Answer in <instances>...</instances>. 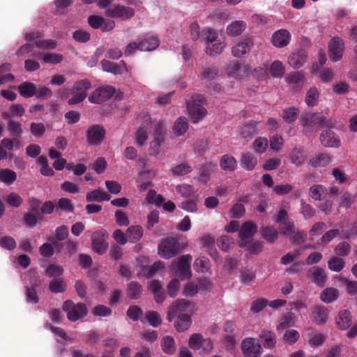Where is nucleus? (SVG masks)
Returning a JSON list of instances; mask_svg holds the SVG:
<instances>
[{"label": "nucleus", "mask_w": 357, "mask_h": 357, "mask_svg": "<svg viewBox=\"0 0 357 357\" xmlns=\"http://www.w3.org/2000/svg\"><path fill=\"white\" fill-rule=\"evenodd\" d=\"M211 286L209 280L205 278H199L188 282L183 287V295L187 297L194 296L199 292H204L208 290Z\"/></svg>", "instance_id": "nucleus-8"}, {"label": "nucleus", "mask_w": 357, "mask_h": 357, "mask_svg": "<svg viewBox=\"0 0 357 357\" xmlns=\"http://www.w3.org/2000/svg\"><path fill=\"white\" fill-rule=\"evenodd\" d=\"M289 158L291 163L296 167H300L305 163L307 155L303 149L295 147L289 153Z\"/></svg>", "instance_id": "nucleus-27"}, {"label": "nucleus", "mask_w": 357, "mask_h": 357, "mask_svg": "<svg viewBox=\"0 0 357 357\" xmlns=\"http://www.w3.org/2000/svg\"><path fill=\"white\" fill-rule=\"evenodd\" d=\"M335 120L333 119H327L321 113L306 114L301 119L302 126L310 128L312 130L317 127L331 128L335 126Z\"/></svg>", "instance_id": "nucleus-2"}, {"label": "nucleus", "mask_w": 357, "mask_h": 357, "mask_svg": "<svg viewBox=\"0 0 357 357\" xmlns=\"http://www.w3.org/2000/svg\"><path fill=\"white\" fill-rule=\"evenodd\" d=\"M338 297V291L335 288H326L320 296L321 300L326 303H330L336 300Z\"/></svg>", "instance_id": "nucleus-48"}, {"label": "nucleus", "mask_w": 357, "mask_h": 357, "mask_svg": "<svg viewBox=\"0 0 357 357\" xmlns=\"http://www.w3.org/2000/svg\"><path fill=\"white\" fill-rule=\"evenodd\" d=\"M152 125L151 119L149 115L144 116V121L136 132L135 143L142 146L148 139L149 131Z\"/></svg>", "instance_id": "nucleus-19"}, {"label": "nucleus", "mask_w": 357, "mask_h": 357, "mask_svg": "<svg viewBox=\"0 0 357 357\" xmlns=\"http://www.w3.org/2000/svg\"><path fill=\"white\" fill-rule=\"evenodd\" d=\"M258 122L256 121H250L245 123L241 129V135L244 138H251L257 133Z\"/></svg>", "instance_id": "nucleus-41"}, {"label": "nucleus", "mask_w": 357, "mask_h": 357, "mask_svg": "<svg viewBox=\"0 0 357 357\" xmlns=\"http://www.w3.org/2000/svg\"><path fill=\"white\" fill-rule=\"evenodd\" d=\"M7 129L10 135L14 137H21L23 130L20 123L13 119H9L7 123Z\"/></svg>", "instance_id": "nucleus-49"}, {"label": "nucleus", "mask_w": 357, "mask_h": 357, "mask_svg": "<svg viewBox=\"0 0 357 357\" xmlns=\"http://www.w3.org/2000/svg\"><path fill=\"white\" fill-rule=\"evenodd\" d=\"M223 49L224 47L220 42L206 44V53L211 56L214 57L221 54Z\"/></svg>", "instance_id": "nucleus-55"}, {"label": "nucleus", "mask_w": 357, "mask_h": 357, "mask_svg": "<svg viewBox=\"0 0 357 357\" xmlns=\"http://www.w3.org/2000/svg\"><path fill=\"white\" fill-rule=\"evenodd\" d=\"M256 231V225H243L238 234L241 245L248 246V251L251 254H257L262 250V244L260 242H254L248 245L251 242L252 237Z\"/></svg>", "instance_id": "nucleus-1"}, {"label": "nucleus", "mask_w": 357, "mask_h": 357, "mask_svg": "<svg viewBox=\"0 0 357 357\" xmlns=\"http://www.w3.org/2000/svg\"><path fill=\"white\" fill-rule=\"evenodd\" d=\"M300 337V334L298 331L295 329H287L282 337L283 342L289 345L295 344Z\"/></svg>", "instance_id": "nucleus-52"}, {"label": "nucleus", "mask_w": 357, "mask_h": 357, "mask_svg": "<svg viewBox=\"0 0 357 357\" xmlns=\"http://www.w3.org/2000/svg\"><path fill=\"white\" fill-rule=\"evenodd\" d=\"M296 321V316L291 312H288L281 318L280 323L277 326L276 329L278 332L282 331L285 328L294 326Z\"/></svg>", "instance_id": "nucleus-33"}, {"label": "nucleus", "mask_w": 357, "mask_h": 357, "mask_svg": "<svg viewBox=\"0 0 357 357\" xmlns=\"http://www.w3.org/2000/svg\"><path fill=\"white\" fill-rule=\"evenodd\" d=\"M193 312L194 305L192 303L185 299H178L170 306L167 318L171 322L174 319L175 316L190 317Z\"/></svg>", "instance_id": "nucleus-5"}, {"label": "nucleus", "mask_w": 357, "mask_h": 357, "mask_svg": "<svg viewBox=\"0 0 357 357\" xmlns=\"http://www.w3.org/2000/svg\"><path fill=\"white\" fill-rule=\"evenodd\" d=\"M247 28V24L243 20H235L230 23L226 29L228 36L236 37L240 36Z\"/></svg>", "instance_id": "nucleus-28"}, {"label": "nucleus", "mask_w": 357, "mask_h": 357, "mask_svg": "<svg viewBox=\"0 0 357 357\" xmlns=\"http://www.w3.org/2000/svg\"><path fill=\"white\" fill-rule=\"evenodd\" d=\"M63 310L66 312L68 319L71 321H76L87 314V309L84 304L80 303L75 304L70 300L63 303Z\"/></svg>", "instance_id": "nucleus-7"}, {"label": "nucleus", "mask_w": 357, "mask_h": 357, "mask_svg": "<svg viewBox=\"0 0 357 357\" xmlns=\"http://www.w3.org/2000/svg\"><path fill=\"white\" fill-rule=\"evenodd\" d=\"M210 261L207 257H201L197 258L193 264L195 270L198 273H204L210 268Z\"/></svg>", "instance_id": "nucleus-45"}, {"label": "nucleus", "mask_w": 357, "mask_h": 357, "mask_svg": "<svg viewBox=\"0 0 357 357\" xmlns=\"http://www.w3.org/2000/svg\"><path fill=\"white\" fill-rule=\"evenodd\" d=\"M344 47V40L339 37H334L329 41L328 53L332 61L336 62L342 59Z\"/></svg>", "instance_id": "nucleus-14"}, {"label": "nucleus", "mask_w": 357, "mask_h": 357, "mask_svg": "<svg viewBox=\"0 0 357 357\" xmlns=\"http://www.w3.org/2000/svg\"><path fill=\"white\" fill-rule=\"evenodd\" d=\"M270 73L273 77H281L284 75V68L280 61H273L270 66Z\"/></svg>", "instance_id": "nucleus-57"}, {"label": "nucleus", "mask_w": 357, "mask_h": 357, "mask_svg": "<svg viewBox=\"0 0 357 357\" xmlns=\"http://www.w3.org/2000/svg\"><path fill=\"white\" fill-rule=\"evenodd\" d=\"M218 38L217 31L211 27H205L202 31V39L206 44L217 42Z\"/></svg>", "instance_id": "nucleus-44"}, {"label": "nucleus", "mask_w": 357, "mask_h": 357, "mask_svg": "<svg viewBox=\"0 0 357 357\" xmlns=\"http://www.w3.org/2000/svg\"><path fill=\"white\" fill-rule=\"evenodd\" d=\"M46 274L50 277L54 278H61L60 276L63 273V268L60 265L52 264L49 265L46 270Z\"/></svg>", "instance_id": "nucleus-58"}, {"label": "nucleus", "mask_w": 357, "mask_h": 357, "mask_svg": "<svg viewBox=\"0 0 357 357\" xmlns=\"http://www.w3.org/2000/svg\"><path fill=\"white\" fill-rule=\"evenodd\" d=\"M253 42L251 38H247L237 43L231 49L232 55L241 58L248 54L253 47Z\"/></svg>", "instance_id": "nucleus-21"}, {"label": "nucleus", "mask_w": 357, "mask_h": 357, "mask_svg": "<svg viewBox=\"0 0 357 357\" xmlns=\"http://www.w3.org/2000/svg\"><path fill=\"white\" fill-rule=\"evenodd\" d=\"M328 194V190L323 185L316 184L310 187L309 190V196L316 200L320 201Z\"/></svg>", "instance_id": "nucleus-38"}, {"label": "nucleus", "mask_w": 357, "mask_h": 357, "mask_svg": "<svg viewBox=\"0 0 357 357\" xmlns=\"http://www.w3.org/2000/svg\"><path fill=\"white\" fill-rule=\"evenodd\" d=\"M174 327L178 332H183L188 330L191 326V318L188 315L175 316Z\"/></svg>", "instance_id": "nucleus-37"}, {"label": "nucleus", "mask_w": 357, "mask_h": 357, "mask_svg": "<svg viewBox=\"0 0 357 357\" xmlns=\"http://www.w3.org/2000/svg\"><path fill=\"white\" fill-rule=\"evenodd\" d=\"M50 289L53 293L63 292L66 289V283L63 278H54L50 282Z\"/></svg>", "instance_id": "nucleus-60"}, {"label": "nucleus", "mask_w": 357, "mask_h": 357, "mask_svg": "<svg viewBox=\"0 0 357 357\" xmlns=\"http://www.w3.org/2000/svg\"><path fill=\"white\" fill-rule=\"evenodd\" d=\"M162 351L167 354H172L176 351L174 339L172 336H165L161 340Z\"/></svg>", "instance_id": "nucleus-46"}, {"label": "nucleus", "mask_w": 357, "mask_h": 357, "mask_svg": "<svg viewBox=\"0 0 357 357\" xmlns=\"http://www.w3.org/2000/svg\"><path fill=\"white\" fill-rule=\"evenodd\" d=\"M166 129L165 123L162 121L158 122L154 129V139L152 142L151 151L150 154L157 155L159 153V147L162 145L165 140Z\"/></svg>", "instance_id": "nucleus-17"}, {"label": "nucleus", "mask_w": 357, "mask_h": 357, "mask_svg": "<svg viewBox=\"0 0 357 357\" xmlns=\"http://www.w3.org/2000/svg\"><path fill=\"white\" fill-rule=\"evenodd\" d=\"M188 129V123L185 117H179L173 126V131L176 136L183 135Z\"/></svg>", "instance_id": "nucleus-40"}, {"label": "nucleus", "mask_w": 357, "mask_h": 357, "mask_svg": "<svg viewBox=\"0 0 357 357\" xmlns=\"http://www.w3.org/2000/svg\"><path fill=\"white\" fill-rule=\"evenodd\" d=\"M241 164L243 168L247 170H252L257 164V160L250 153H246L242 155Z\"/></svg>", "instance_id": "nucleus-43"}, {"label": "nucleus", "mask_w": 357, "mask_h": 357, "mask_svg": "<svg viewBox=\"0 0 357 357\" xmlns=\"http://www.w3.org/2000/svg\"><path fill=\"white\" fill-rule=\"evenodd\" d=\"M5 201L8 204L13 208L20 207L23 202L22 198L17 193L14 192L8 194L6 197Z\"/></svg>", "instance_id": "nucleus-63"}, {"label": "nucleus", "mask_w": 357, "mask_h": 357, "mask_svg": "<svg viewBox=\"0 0 357 357\" xmlns=\"http://www.w3.org/2000/svg\"><path fill=\"white\" fill-rule=\"evenodd\" d=\"M205 102L203 96L195 95L187 102V108L193 123L198 122L206 114L207 111L202 106Z\"/></svg>", "instance_id": "nucleus-4"}, {"label": "nucleus", "mask_w": 357, "mask_h": 357, "mask_svg": "<svg viewBox=\"0 0 357 357\" xmlns=\"http://www.w3.org/2000/svg\"><path fill=\"white\" fill-rule=\"evenodd\" d=\"M331 160L330 156L326 153H319L312 157L309 163L314 167H325Z\"/></svg>", "instance_id": "nucleus-42"}, {"label": "nucleus", "mask_w": 357, "mask_h": 357, "mask_svg": "<svg viewBox=\"0 0 357 357\" xmlns=\"http://www.w3.org/2000/svg\"><path fill=\"white\" fill-rule=\"evenodd\" d=\"M284 227L281 229L282 234L289 238L294 244H301L305 238L306 234L301 231H296L294 225H284Z\"/></svg>", "instance_id": "nucleus-22"}, {"label": "nucleus", "mask_w": 357, "mask_h": 357, "mask_svg": "<svg viewBox=\"0 0 357 357\" xmlns=\"http://www.w3.org/2000/svg\"><path fill=\"white\" fill-rule=\"evenodd\" d=\"M319 98V93L316 87H311L307 92L305 103L309 107H314L317 105Z\"/></svg>", "instance_id": "nucleus-47"}, {"label": "nucleus", "mask_w": 357, "mask_h": 357, "mask_svg": "<svg viewBox=\"0 0 357 357\" xmlns=\"http://www.w3.org/2000/svg\"><path fill=\"white\" fill-rule=\"evenodd\" d=\"M163 268L162 263L160 261H156L151 266H144L142 265V268L138 273V275L141 277L145 278H151L158 271L162 269Z\"/></svg>", "instance_id": "nucleus-36"}, {"label": "nucleus", "mask_w": 357, "mask_h": 357, "mask_svg": "<svg viewBox=\"0 0 357 357\" xmlns=\"http://www.w3.org/2000/svg\"><path fill=\"white\" fill-rule=\"evenodd\" d=\"M268 146V141L267 138L264 137H258L255 139L252 144V148L255 153H264Z\"/></svg>", "instance_id": "nucleus-50"}, {"label": "nucleus", "mask_w": 357, "mask_h": 357, "mask_svg": "<svg viewBox=\"0 0 357 357\" xmlns=\"http://www.w3.org/2000/svg\"><path fill=\"white\" fill-rule=\"evenodd\" d=\"M192 259L190 254L180 257L176 261L172 262L171 271L172 274L179 277L181 280L190 279L192 277L190 262Z\"/></svg>", "instance_id": "nucleus-3"}, {"label": "nucleus", "mask_w": 357, "mask_h": 357, "mask_svg": "<svg viewBox=\"0 0 357 357\" xmlns=\"http://www.w3.org/2000/svg\"><path fill=\"white\" fill-rule=\"evenodd\" d=\"M290 33L284 29L275 31L271 38L272 44L276 47H284L287 46L290 41Z\"/></svg>", "instance_id": "nucleus-24"}, {"label": "nucleus", "mask_w": 357, "mask_h": 357, "mask_svg": "<svg viewBox=\"0 0 357 357\" xmlns=\"http://www.w3.org/2000/svg\"><path fill=\"white\" fill-rule=\"evenodd\" d=\"M349 226H351L350 228L342 229L341 233L339 229H333L327 231L322 236V241L327 243L332 241L337 234H340L341 238H344L356 237L357 236V227H355L354 225H349Z\"/></svg>", "instance_id": "nucleus-16"}, {"label": "nucleus", "mask_w": 357, "mask_h": 357, "mask_svg": "<svg viewBox=\"0 0 357 357\" xmlns=\"http://www.w3.org/2000/svg\"><path fill=\"white\" fill-rule=\"evenodd\" d=\"M220 166L222 170L231 172L237 168V162L231 155L225 154L220 158Z\"/></svg>", "instance_id": "nucleus-30"}, {"label": "nucleus", "mask_w": 357, "mask_h": 357, "mask_svg": "<svg viewBox=\"0 0 357 357\" xmlns=\"http://www.w3.org/2000/svg\"><path fill=\"white\" fill-rule=\"evenodd\" d=\"M17 179V174L10 169H3L0 172V181L6 185L13 183Z\"/></svg>", "instance_id": "nucleus-51"}, {"label": "nucleus", "mask_w": 357, "mask_h": 357, "mask_svg": "<svg viewBox=\"0 0 357 357\" xmlns=\"http://www.w3.org/2000/svg\"><path fill=\"white\" fill-rule=\"evenodd\" d=\"M105 133V128L100 125L89 126L86 131V142L89 145L98 146L103 141Z\"/></svg>", "instance_id": "nucleus-13"}, {"label": "nucleus", "mask_w": 357, "mask_h": 357, "mask_svg": "<svg viewBox=\"0 0 357 357\" xmlns=\"http://www.w3.org/2000/svg\"><path fill=\"white\" fill-rule=\"evenodd\" d=\"M146 199L149 203L155 204L157 206H160L165 201L162 195L157 194L154 190H149Z\"/></svg>", "instance_id": "nucleus-56"}, {"label": "nucleus", "mask_w": 357, "mask_h": 357, "mask_svg": "<svg viewBox=\"0 0 357 357\" xmlns=\"http://www.w3.org/2000/svg\"><path fill=\"white\" fill-rule=\"evenodd\" d=\"M309 279L317 286L323 287L327 279V274L324 269L319 266H313L307 273Z\"/></svg>", "instance_id": "nucleus-23"}, {"label": "nucleus", "mask_w": 357, "mask_h": 357, "mask_svg": "<svg viewBox=\"0 0 357 357\" xmlns=\"http://www.w3.org/2000/svg\"><path fill=\"white\" fill-rule=\"evenodd\" d=\"M101 65L104 71L111 73L114 75H122L124 71H128L126 64L123 61H121L120 63L118 64L109 60L103 59L101 61Z\"/></svg>", "instance_id": "nucleus-25"}, {"label": "nucleus", "mask_w": 357, "mask_h": 357, "mask_svg": "<svg viewBox=\"0 0 357 357\" xmlns=\"http://www.w3.org/2000/svg\"><path fill=\"white\" fill-rule=\"evenodd\" d=\"M142 294V286L137 282H131L128 287V295L130 298L136 299Z\"/></svg>", "instance_id": "nucleus-59"}, {"label": "nucleus", "mask_w": 357, "mask_h": 357, "mask_svg": "<svg viewBox=\"0 0 357 357\" xmlns=\"http://www.w3.org/2000/svg\"><path fill=\"white\" fill-rule=\"evenodd\" d=\"M320 139L324 146L328 147H339L340 141L338 137L330 128L321 134Z\"/></svg>", "instance_id": "nucleus-26"}, {"label": "nucleus", "mask_w": 357, "mask_h": 357, "mask_svg": "<svg viewBox=\"0 0 357 357\" xmlns=\"http://www.w3.org/2000/svg\"><path fill=\"white\" fill-rule=\"evenodd\" d=\"M110 198V195L100 188L91 190L86 195V200L87 202H101L103 201H109Z\"/></svg>", "instance_id": "nucleus-29"}, {"label": "nucleus", "mask_w": 357, "mask_h": 357, "mask_svg": "<svg viewBox=\"0 0 357 357\" xmlns=\"http://www.w3.org/2000/svg\"><path fill=\"white\" fill-rule=\"evenodd\" d=\"M336 324L341 329H347L351 324V314L347 310L340 312L336 319Z\"/></svg>", "instance_id": "nucleus-39"}, {"label": "nucleus", "mask_w": 357, "mask_h": 357, "mask_svg": "<svg viewBox=\"0 0 357 357\" xmlns=\"http://www.w3.org/2000/svg\"><path fill=\"white\" fill-rule=\"evenodd\" d=\"M259 338L265 348L273 349L275 346L276 336L271 331H263L259 335Z\"/></svg>", "instance_id": "nucleus-34"}, {"label": "nucleus", "mask_w": 357, "mask_h": 357, "mask_svg": "<svg viewBox=\"0 0 357 357\" xmlns=\"http://www.w3.org/2000/svg\"><path fill=\"white\" fill-rule=\"evenodd\" d=\"M306 55L303 51L292 53L288 58L289 64L294 68H299L305 62Z\"/></svg>", "instance_id": "nucleus-35"}, {"label": "nucleus", "mask_w": 357, "mask_h": 357, "mask_svg": "<svg viewBox=\"0 0 357 357\" xmlns=\"http://www.w3.org/2000/svg\"><path fill=\"white\" fill-rule=\"evenodd\" d=\"M178 251V242L177 239L174 238L164 239L158 245V254L162 258H172L174 257Z\"/></svg>", "instance_id": "nucleus-9"}, {"label": "nucleus", "mask_w": 357, "mask_h": 357, "mask_svg": "<svg viewBox=\"0 0 357 357\" xmlns=\"http://www.w3.org/2000/svg\"><path fill=\"white\" fill-rule=\"evenodd\" d=\"M216 165L212 162H208L200 165L197 167L198 174L195 179L201 184L206 185L211 179V176L215 171Z\"/></svg>", "instance_id": "nucleus-18"}, {"label": "nucleus", "mask_w": 357, "mask_h": 357, "mask_svg": "<svg viewBox=\"0 0 357 357\" xmlns=\"http://www.w3.org/2000/svg\"><path fill=\"white\" fill-rule=\"evenodd\" d=\"M241 350L245 357H260L262 353L259 341L252 337H247L242 341Z\"/></svg>", "instance_id": "nucleus-10"}, {"label": "nucleus", "mask_w": 357, "mask_h": 357, "mask_svg": "<svg viewBox=\"0 0 357 357\" xmlns=\"http://www.w3.org/2000/svg\"><path fill=\"white\" fill-rule=\"evenodd\" d=\"M20 96L24 98H31L36 93V86L33 83L24 82L17 86Z\"/></svg>", "instance_id": "nucleus-31"}, {"label": "nucleus", "mask_w": 357, "mask_h": 357, "mask_svg": "<svg viewBox=\"0 0 357 357\" xmlns=\"http://www.w3.org/2000/svg\"><path fill=\"white\" fill-rule=\"evenodd\" d=\"M144 319L153 327H158L162 323V319L158 312L155 311H149L146 313Z\"/></svg>", "instance_id": "nucleus-61"}, {"label": "nucleus", "mask_w": 357, "mask_h": 357, "mask_svg": "<svg viewBox=\"0 0 357 357\" xmlns=\"http://www.w3.org/2000/svg\"><path fill=\"white\" fill-rule=\"evenodd\" d=\"M328 313L324 307L316 306L312 312V321L318 325L324 324L328 319Z\"/></svg>", "instance_id": "nucleus-32"}, {"label": "nucleus", "mask_w": 357, "mask_h": 357, "mask_svg": "<svg viewBox=\"0 0 357 357\" xmlns=\"http://www.w3.org/2000/svg\"><path fill=\"white\" fill-rule=\"evenodd\" d=\"M297 117L298 109L294 107L284 109L282 112V118L288 123L295 121Z\"/></svg>", "instance_id": "nucleus-64"}, {"label": "nucleus", "mask_w": 357, "mask_h": 357, "mask_svg": "<svg viewBox=\"0 0 357 357\" xmlns=\"http://www.w3.org/2000/svg\"><path fill=\"white\" fill-rule=\"evenodd\" d=\"M108 234L105 230L93 232L91 236L92 247L93 250L99 255L105 253L108 248L106 238Z\"/></svg>", "instance_id": "nucleus-15"}, {"label": "nucleus", "mask_w": 357, "mask_h": 357, "mask_svg": "<svg viewBox=\"0 0 357 357\" xmlns=\"http://www.w3.org/2000/svg\"><path fill=\"white\" fill-rule=\"evenodd\" d=\"M261 234L264 238L267 241L272 243L278 238V231L271 225H266L262 227Z\"/></svg>", "instance_id": "nucleus-54"}, {"label": "nucleus", "mask_w": 357, "mask_h": 357, "mask_svg": "<svg viewBox=\"0 0 357 357\" xmlns=\"http://www.w3.org/2000/svg\"><path fill=\"white\" fill-rule=\"evenodd\" d=\"M127 238L130 241L139 240L142 236V229L139 225H134L130 227L126 232Z\"/></svg>", "instance_id": "nucleus-53"}, {"label": "nucleus", "mask_w": 357, "mask_h": 357, "mask_svg": "<svg viewBox=\"0 0 357 357\" xmlns=\"http://www.w3.org/2000/svg\"><path fill=\"white\" fill-rule=\"evenodd\" d=\"M105 15L109 17L121 18L126 20L134 16L135 10L130 7L116 4L112 8H108L105 10Z\"/></svg>", "instance_id": "nucleus-12"}, {"label": "nucleus", "mask_w": 357, "mask_h": 357, "mask_svg": "<svg viewBox=\"0 0 357 357\" xmlns=\"http://www.w3.org/2000/svg\"><path fill=\"white\" fill-rule=\"evenodd\" d=\"M157 48V41L155 39H151V45H146L145 41H140L139 43L135 42L129 43L126 48L124 54L129 56L135 53L137 50L140 51H152Z\"/></svg>", "instance_id": "nucleus-20"}, {"label": "nucleus", "mask_w": 357, "mask_h": 357, "mask_svg": "<svg viewBox=\"0 0 357 357\" xmlns=\"http://www.w3.org/2000/svg\"><path fill=\"white\" fill-rule=\"evenodd\" d=\"M91 88V82L87 79L76 82L71 89L73 97L68 100V104L73 105L82 102L86 98V92Z\"/></svg>", "instance_id": "nucleus-6"}, {"label": "nucleus", "mask_w": 357, "mask_h": 357, "mask_svg": "<svg viewBox=\"0 0 357 357\" xmlns=\"http://www.w3.org/2000/svg\"><path fill=\"white\" fill-rule=\"evenodd\" d=\"M328 268L335 272H340L344 267V261L337 257L331 258L328 261Z\"/></svg>", "instance_id": "nucleus-62"}, {"label": "nucleus", "mask_w": 357, "mask_h": 357, "mask_svg": "<svg viewBox=\"0 0 357 357\" xmlns=\"http://www.w3.org/2000/svg\"><path fill=\"white\" fill-rule=\"evenodd\" d=\"M114 93L115 89L112 86H100L89 96V100L94 104H100L111 98Z\"/></svg>", "instance_id": "nucleus-11"}]
</instances>
